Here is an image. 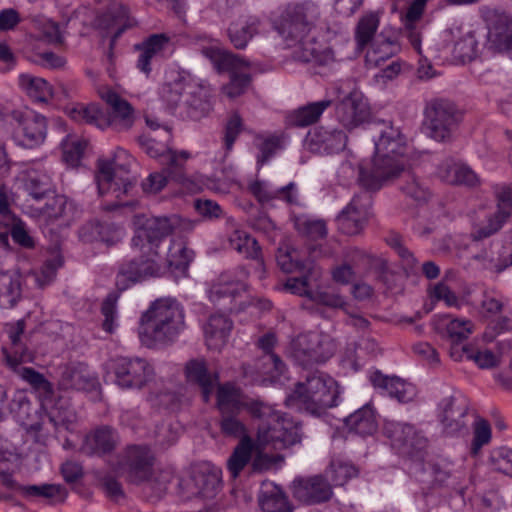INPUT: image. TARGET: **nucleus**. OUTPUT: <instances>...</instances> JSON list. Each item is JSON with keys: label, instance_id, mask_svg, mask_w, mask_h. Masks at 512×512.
I'll list each match as a JSON object with an SVG mask.
<instances>
[{"label": "nucleus", "instance_id": "f257e3e1", "mask_svg": "<svg viewBox=\"0 0 512 512\" xmlns=\"http://www.w3.org/2000/svg\"><path fill=\"white\" fill-rule=\"evenodd\" d=\"M373 124L379 137L375 141V156L371 167L359 169L358 180L362 187L393 171H401L406 165L412 163V149L400 128L385 120H378Z\"/></svg>", "mask_w": 512, "mask_h": 512}, {"label": "nucleus", "instance_id": "f03ea898", "mask_svg": "<svg viewBox=\"0 0 512 512\" xmlns=\"http://www.w3.org/2000/svg\"><path fill=\"white\" fill-rule=\"evenodd\" d=\"M184 318V310L176 300H156L141 317L138 331L141 343L147 348L172 345L185 329Z\"/></svg>", "mask_w": 512, "mask_h": 512}, {"label": "nucleus", "instance_id": "7ed1b4c3", "mask_svg": "<svg viewBox=\"0 0 512 512\" xmlns=\"http://www.w3.org/2000/svg\"><path fill=\"white\" fill-rule=\"evenodd\" d=\"M100 98L109 106L106 113L98 104H78L71 108L69 116L76 122L93 125L101 130L112 127L117 131L130 129L135 121L132 105L110 88L98 90Z\"/></svg>", "mask_w": 512, "mask_h": 512}, {"label": "nucleus", "instance_id": "20e7f679", "mask_svg": "<svg viewBox=\"0 0 512 512\" xmlns=\"http://www.w3.org/2000/svg\"><path fill=\"white\" fill-rule=\"evenodd\" d=\"M339 390L337 382L327 374L315 370L307 374L304 382H298L287 397L289 405L299 404L312 414L320 415L337 405Z\"/></svg>", "mask_w": 512, "mask_h": 512}, {"label": "nucleus", "instance_id": "39448f33", "mask_svg": "<svg viewBox=\"0 0 512 512\" xmlns=\"http://www.w3.org/2000/svg\"><path fill=\"white\" fill-rule=\"evenodd\" d=\"M423 115L426 134L438 142L449 141L463 119V113L457 105L441 97L426 101Z\"/></svg>", "mask_w": 512, "mask_h": 512}, {"label": "nucleus", "instance_id": "423d86ee", "mask_svg": "<svg viewBox=\"0 0 512 512\" xmlns=\"http://www.w3.org/2000/svg\"><path fill=\"white\" fill-rule=\"evenodd\" d=\"M181 223L177 215L170 217H147L145 215L135 216L136 226L131 245L138 248L140 252L148 255L159 256V247L163 240L172 234Z\"/></svg>", "mask_w": 512, "mask_h": 512}, {"label": "nucleus", "instance_id": "0eeeda50", "mask_svg": "<svg viewBox=\"0 0 512 512\" xmlns=\"http://www.w3.org/2000/svg\"><path fill=\"white\" fill-rule=\"evenodd\" d=\"M383 434L390 441L391 448L401 457L412 462L411 466L422 463L427 453L428 439L414 425L386 421Z\"/></svg>", "mask_w": 512, "mask_h": 512}, {"label": "nucleus", "instance_id": "6e6552de", "mask_svg": "<svg viewBox=\"0 0 512 512\" xmlns=\"http://www.w3.org/2000/svg\"><path fill=\"white\" fill-rule=\"evenodd\" d=\"M319 17V8L312 2L291 4L282 13L276 29L286 45H294L315 31Z\"/></svg>", "mask_w": 512, "mask_h": 512}, {"label": "nucleus", "instance_id": "1a4fd4ad", "mask_svg": "<svg viewBox=\"0 0 512 512\" xmlns=\"http://www.w3.org/2000/svg\"><path fill=\"white\" fill-rule=\"evenodd\" d=\"M336 350L334 340L325 333L308 332L298 335L289 346V356L298 365L307 368L330 359Z\"/></svg>", "mask_w": 512, "mask_h": 512}, {"label": "nucleus", "instance_id": "9d476101", "mask_svg": "<svg viewBox=\"0 0 512 512\" xmlns=\"http://www.w3.org/2000/svg\"><path fill=\"white\" fill-rule=\"evenodd\" d=\"M95 180L100 196L111 195L114 202L103 206L105 211H113L125 204L121 202L132 188L128 171L119 166L114 160L99 159Z\"/></svg>", "mask_w": 512, "mask_h": 512}, {"label": "nucleus", "instance_id": "9b49d317", "mask_svg": "<svg viewBox=\"0 0 512 512\" xmlns=\"http://www.w3.org/2000/svg\"><path fill=\"white\" fill-rule=\"evenodd\" d=\"M300 439L298 427L276 414L259 426L255 443L261 449L281 451L300 442Z\"/></svg>", "mask_w": 512, "mask_h": 512}, {"label": "nucleus", "instance_id": "f8f14e48", "mask_svg": "<svg viewBox=\"0 0 512 512\" xmlns=\"http://www.w3.org/2000/svg\"><path fill=\"white\" fill-rule=\"evenodd\" d=\"M396 183L398 189L408 198L421 204L425 203L431 193L426 183L413 171L412 163L406 165L401 171H393L387 176L367 183L365 190L377 191L384 185Z\"/></svg>", "mask_w": 512, "mask_h": 512}, {"label": "nucleus", "instance_id": "ddd939ff", "mask_svg": "<svg viewBox=\"0 0 512 512\" xmlns=\"http://www.w3.org/2000/svg\"><path fill=\"white\" fill-rule=\"evenodd\" d=\"M25 328L24 319L7 323L4 326L8 342L2 346V353L5 365L12 371H18L23 363L33 362L34 360V352L26 343Z\"/></svg>", "mask_w": 512, "mask_h": 512}, {"label": "nucleus", "instance_id": "4468645a", "mask_svg": "<svg viewBox=\"0 0 512 512\" xmlns=\"http://www.w3.org/2000/svg\"><path fill=\"white\" fill-rule=\"evenodd\" d=\"M113 372L115 383L123 389H141L154 376L152 366L143 358H117Z\"/></svg>", "mask_w": 512, "mask_h": 512}, {"label": "nucleus", "instance_id": "2eb2a0df", "mask_svg": "<svg viewBox=\"0 0 512 512\" xmlns=\"http://www.w3.org/2000/svg\"><path fill=\"white\" fill-rule=\"evenodd\" d=\"M235 276L236 279L230 272L222 273L209 289V299L227 310H232L233 302L247 290L245 284L249 276L247 267H237Z\"/></svg>", "mask_w": 512, "mask_h": 512}, {"label": "nucleus", "instance_id": "dca6fc26", "mask_svg": "<svg viewBox=\"0 0 512 512\" xmlns=\"http://www.w3.org/2000/svg\"><path fill=\"white\" fill-rule=\"evenodd\" d=\"M439 419L447 435H465L469 431L465 420L470 410L469 399L462 394H455L442 399L439 404Z\"/></svg>", "mask_w": 512, "mask_h": 512}, {"label": "nucleus", "instance_id": "f3484780", "mask_svg": "<svg viewBox=\"0 0 512 512\" xmlns=\"http://www.w3.org/2000/svg\"><path fill=\"white\" fill-rule=\"evenodd\" d=\"M10 116L16 126L15 134L21 146L33 148L44 142L47 132L44 116L31 110H14Z\"/></svg>", "mask_w": 512, "mask_h": 512}, {"label": "nucleus", "instance_id": "a211bd4d", "mask_svg": "<svg viewBox=\"0 0 512 512\" xmlns=\"http://www.w3.org/2000/svg\"><path fill=\"white\" fill-rule=\"evenodd\" d=\"M144 151L153 158H159L165 171L173 179V181L185 184L188 177L185 173V163L189 158V154L185 151L177 153L170 149L166 144L158 143L154 138L148 137L140 140Z\"/></svg>", "mask_w": 512, "mask_h": 512}, {"label": "nucleus", "instance_id": "6ab92c4d", "mask_svg": "<svg viewBox=\"0 0 512 512\" xmlns=\"http://www.w3.org/2000/svg\"><path fill=\"white\" fill-rule=\"evenodd\" d=\"M367 191L355 195L337 216L338 228L344 234L356 235L366 225L372 205V197Z\"/></svg>", "mask_w": 512, "mask_h": 512}, {"label": "nucleus", "instance_id": "aec40b11", "mask_svg": "<svg viewBox=\"0 0 512 512\" xmlns=\"http://www.w3.org/2000/svg\"><path fill=\"white\" fill-rule=\"evenodd\" d=\"M159 256L144 254L138 259L123 263L116 277V285L120 290L127 289L131 284L142 281L147 277L161 275V265L158 262Z\"/></svg>", "mask_w": 512, "mask_h": 512}, {"label": "nucleus", "instance_id": "412c9836", "mask_svg": "<svg viewBox=\"0 0 512 512\" xmlns=\"http://www.w3.org/2000/svg\"><path fill=\"white\" fill-rule=\"evenodd\" d=\"M498 210L489 215L487 225H475L471 232L473 241H480L490 237L501 229L505 221L512 215V184L497 186L495 188Z\"/></svg>", "mask_w": 512, "mask_h": 512}, {"label": "nucleus", "instance_id": "4be33fe9", "mask_svg": "<svg viewBox=\"0 0 512 512\" xmlns=\"http://www.w3.org/2000/svg\"><path fill=\"white\" fill-rule=\"evenodd\" d=\"M154 456L146 446H129L122 460V469L129 482L142 484L153 475Z\"/></svg>", "mask_w": 512, "mask_h": 512}, {"label": "nucleus", "instance_id": "5701e85b", "mask_svg": "<svg viewBox=\"0 0 512 512\" xmlns=\"http://www.w3.org/2000/svg\"><path fill=\"white\" fill-rule=\"evenodd\" d=\"M292 493L296 500L307 505L326 503L333 497L332 484L322 475L296 478Z\"/></svg>", "mask_w": 512, "mask_h": 512}, {"label": "nucleus", "instance_id": "b1692460", "mask_svg": "<svg viewBox=\"0 0 512 512\" xmlns=\"http://www.w3.org/2000/svg\"><path fill=\"white\" fill-rule=\"evenodd\" d=\"M410 473L415 479L430 489L452 487L457 489L459 476L456 475L446 462L417 463L411 466Z\"/></svg>", "mask_w": 512, "mask_h": 512}, {"label": "nucleus", "instance_id": "393cba45", "mask_svg": "<svg viewBox=\"0 0 512 512\" xmlns=\"http://www.w3.org/2000/svg\"><path fill=\"white\" fill-rule=\"evenodd\" d=\"M219 486V472L206 465L194 468L190 477L183 482L187 499H212L216 496Z\"/></svg>", "mask_w": 512, "mask_h": 512}, {"label": "nucleus", "instance_id": "a878e982", "mask_svg": "<svg viewBox=\"0 0 512 512\" xmlns=\"http://www.w3.org/2000/svg\"><path fill=\"white\" fill-rule=\"evenodd\" d=\"M95 25L102 30L114 31L110 41V51H112L116 40L127 28L135 25V20L129 17L126 6L112 2L96 17ZM108 56L111 59L112 52H109Z\"/></svg>", "mask_w": 512, "mask_h": 512}, {"label": "nucleus", "instance_id": "bb28decb", "mask_svg": "<svg viewBox=\"0 0 512 512\" xmlns=\"http://www.w3.org/2000/svg\"><path fill=\"white\" fill-rule=\"evenodd\" d=\"M287 46L294 48V57L302 62L328 65L335 60L333 50L318 42L314 32L300 41H295L294 45Z\"/></svg>", "mask_w": 512, "mask_h": 512}, {"label": "nucleus", "instance_id": "cd10ccee", "mask_svg": "<svg viewBox=\"0 0 512 512\" xmlns=\"http://www.w3.org/2000/svg\"><path fill=\"white\" fill-rule=\"evenodd\" d=\"M212 110L209 87L192 81L180 114L192 120H200Z\"/></svg>", "mask_w": 512, "mask_h": 512}, {"label": "nucleus", "instance_id": "c85d7f7f", "mask_svg": "<svg viewBox=\"0 0 512 512\" xmlns=\"http://www.w3.org/2000/svg\"><path fill=\"white\" fill-rule=\"evenodd\" d=\"M370 379L375 388L387 392L400 403L413 401L418 393L414 384L397 376L384 375L380 371L374 372Z\"/></svg>", "mask_w": 512, "mask_h": 512}, {"label": "nucleus", "instance_id": "c756f323", "mask_svg": "<svg viewBox=\"0 0 512 512\" xmlns=\"http://www.w3.org/2000/svg\"><path fill=\"white\" fill-rule=\"evenodd\" d=\"M230 247L247 259L255 261V270L259 279L265 277V265L262 250L257 240L244 230L235 229L228 237Z\"/></svg>", "mask_w": 512, "mask_h": 512}, {"label": "nucleus", "instance_id": "7c9ffc66", "mask_svg": "<svg viewBox=\"0 0 512 512\" xmlns=\"http://www.w3.org/2000/svg\"><path fill=\"white\" fill-rule=\"evenodd\" d=\"M119 442L116 430L110 426H99L86 435L81 451L89 456L111 453Z\"/></svg>", "mask_w": 512, "mask_h": 512}, {"label": "nucleus", "instance_id": "2f4dec72", "mask_svg": "<svg viewBox=\"0 0 512 512\" xmlns=\"http://www.w3.org/2000/svg\"><path fill=\"white\" fill-rule=\"evenodd\" d=\"M347 135L342 130H328L323 127L309 132L307 144L312 152L337 153L346 147Z\"/></svg>", "mask_w": 512, "mask_h": 512}, {"label": "nucleus", "instance_id": "473e14b6", "mask_svg": "<svg viewBox=\"0 0 512 512\" xmlns=\"http://www.w3.org/2000/svg\"><path fill=\"white\" fill-rule=\"evenodd\" d=\"M336 114L343 126L352 129L368 119L369 108L361 97L350 95L338 104Z\"/></svg>", "mask_w": 512, "mask_h": 512}, {"label": "nucleus", "instance_id": "72a5a7b5", "mask_svg": "<svg viewBox=\"0 0 512 512\" xmlns=\"http://www.w3.org/2000/svg\"><path fill=\"white\" fill-rule=\"evenodd\" d=\"M232 328L233 322L226 315H211L203 327L208 349L220 351L227 344Z\"/></svg>", "mask_w": 512, "mask_h": 512}, {"label": "nucleus", "instance_id": "f704fd0d", "mask_svg": "<svg viewBox=\"0 0 512 512\" xmlns=\"http://www.w3.org/2000/svg\"><path fill=\"white\" fill-rule=\"evenodd\" d=\"M261 21L255 16H242L232 21L227 29V36L234 48L245 49L249 41L259 33Z\"/></svg>", "mask_w": 512, "mask_h": 512}, {"label": "nucleus", "instance_id": "c9c22d12", "mask_svg": "<svg viewBox=\"0 0 512 512\" xmlns=\"http://www.w3.org/2000/svg\"><path fill=\"white\" fill-rule=\"evenodd\" d=\"M168 43L169 37L165 34H152L141 43L134 45V49L139 52L136 67L149 76L153 58L163 52Z\"/></svg>", "mask_w": 512, "mask_h": 512}, {"label": "nucleus", "instance_id": "e433bc0d", "mask_svg": "<svg viewBox=\"0 0 512 512\" xmlns=\"http://www.w3.org/2000/svg\"><path fill=\"white\" fill-rule=\"evenodd\" d=\"M250 192L261 203H270L275 199H281L290 205L298 204L297 187L294 182H290L279 189H272L262 181H255L249 186Z\"/></svg>", "mask_w": 512, "mask_h": 512}, {"label": "nucleus", "instance_id": "4c0bfd02", "mask_svg": "<svg viewBox=\"0 0 512 512\" xmlns=\"http://www.w3.org/2000/svg\"><path fill=\"white\" fill-rule=\"evenodd\" d=\"M185 372L187 379L200 387L204 402H208L218 385V376L209 372L206 362L199 359L190 360L186 364Z\"/></svg>", "mask_w": 512, "mask_h": 512}, {"label": "nucleus", "instance_id": "58836bf2", "mask_svg": "<svg viewBox=\"0 0 512 512\" xmlns=\"http://www.w3.org/2000/svg\"><path fill=\"white\" fill-rule=\"evenodd\" d=\"M192 80L179 76L165 82L159 89V97L169 110L182 109Z\"/></svg>", "mask_w": 512, "mask_h": 512}, {"label": "nucleus", "instance_id": "ea45409f", "mask_svg": "<svg viewBox=\"0 0 512 512\" xmlns=\"http://www.w3.org/2000/svg\"><path fill=\"white\" fill-rule=\"evenodd\" d=\"M331 103V100H322L299 107L287 115L286 123L297 128L312 125L320 119Z\"/></svg>", "mask_w": 512, "mask_h": 512}, {"label": "nucleus", "instance_id": "a19ab883", "mask_svg": "<svg viewBox=\"0 0 512 512\" xmlns=\"http://www.w3.org/2000/svg\"><path fill=\"white\" fill-rule=\"evenodd\" d=\"M22 298V276L18 273L0 272V306L13 308Z\"/></svg>", "mask_w": 512, "mask_h": 512}, {"label": "nucleus", "instance_id": "79ce46f5", "mask_svg": "<svg viewBox=\"0 0 512 512\" xmlns=\"http://www.w3.org/2000/svg\"><path fill=\"white\" fill-rule=\"evenodd\" d=\"M202 54L210 59L219 71H229L230 74L239 72L238 70L244 66H250V64L239 55L218 47H204Z\"/></svg>", "mask_w": 512, "mask_h": 512}, {"label": "nucleus", "instance_id": "37998d69", "mask_svg": "<svg viewBox=\"0 0 512 512\" xmlns=\"http://www.w3.org/2000/svg\"><path fill=\"white\" fill-rule=\"evenodd\" d=\"M299 274V277L289 278L284 284V289L293 294L310 298L313 287H316L322 278V270L317 265H310L307 271Z\"/></svg>", "mask_w": 512, "mask_h": 512}, {"label": "nucleus", "instance_id": "c03bdc74", "mask_svg": "<svg viewBox=\"0 0 512 512\" xmlns=\"http://www.w3.org/2000/svg\"><path fill=\"white\" fill-rule=\"evenodd\" d=\"M263 512H292L288 499L280 487L266 484L258 497Z\"/></svg>", "mask_w": 512, "mask_h": 512}, {"label": "nucleus", "instance_id": "a18cd8bd", "mask_svg": "<svg viewBox=\"0 0 512 512\" xmlns=\"http://www.w3.org/2000/svg\"><path fill=\"white\" fill-rule=\"evenodd\" d=\"M345 424L350 431L361 436L372 435L377 430L375 413L371 406L364 405L345 419Z\"/></svg>", "mask_w": 512, "mask_h": 512}, {"label": "nucleus", "instance_id": "49530a36", "mask_svg": "<svg viewBox=\"0 0 512 512\" xmlns=\"http://www.w3.org/2000/svg\"><path fill=\"white\" fill-rule=\"evenodd\" d=\"M95 382V378L86 373L82 365L66 366L61 373L59 387L63 390H89Z\"/></svg>", "mask_w": 512, "mask_h": 512}, {"label": "nucleus", "instance_id": "de8ad7c7", "mask_svg": "<svg viewBox=\"0 0 512 512\" xmlns=\"http://www.w3.org/2000/svg\"><path fill=\"white\" fill-rule=\"evenodd\" d=\"M9 409L16 420L27 430L38 432L42 429V424L33 419L36 410L26 396L20 394L14 397L9 404Z\"/></svg>", "mask_w": 512, "mask_h": 512}, {"label": "nucleus", "instance_id": "09e8293b", "mask_svg": "<svg viewBox=\"0 0 512 512\" xmlns=\"http://www.w3.org/2000/svg\"><path fill=\"white\" fill-rule=\"evenodd\" d=\"M380 24L377 12H368L360 17L355 27L354 39L358 50L363 51L372 43Z\"/></svg>", "mask_w": 512, "mask_h": 512}, {"label": "nucleus", "instance_id": "8fccbe9b", "mask_svg": "<svg viewBox=\"0 0 512 512\" xmlns=\"http://www.w3.org/2000/svg\"><path fill=\"white\" fill-rule=\"evenodd\" d=\"M254 448L255 442L251 437H244L235 446L227 461L228 471L233 478L238 477L245 466L251 461Z\"/></svg>", "mask_w": 512, "mask_h": 512}, {"label": "nucleus", "instance_id": "3c124183", "mask_svg": "<svg viewBox=\"0 0 512 512\" xmlns=\"http://www.w3.org/2000/svg\"><path fill=\"white\" fill-rule=\"evenodd\" d=\"M25 190L36 200L43 199L52 192L51 177L42 170L31 169L23 177Z\"/></svg>", "mask_w": 512, "mask_h": 512}, {"label": "nucleus", "instance_id": "603ef678", "mask_svg": "<svg viewBox=\"0 0 512 512\" xmlns=\"http://www.w3.org/2000/svg\"><path fill=\"white\" fill-rule=\"evenodd\" d=\"M439 326L445 330L451 342H462L466 340L472 334L474 328L472 321L453 317L450 314H445L440 317Z\"/></svg>", "mask_w": 512, "mask_h": 512}, {"label": "nucleus", "instance_id": "864d4df0", "mask_svg": "<svg viewBox=\"0 0 512 512\" xmlns=\"http://www.w3.org/2000/svg\"><path fill=\"white\" fill-rule=\"evenodd\" d=\"M193 257V250L189 249L184 241L172 240L166 258L167 266L172 271L184 274Z\"/></svg>", "mask_w": 512, "mask_h": 512}, {"label": "nucleus", "instance_id": "5fc2aeb1", "mask_svg": "<svg viewBox=\"0 0 512 512\" xmlns=\"http://www.w3.org/2000/svg\"><path fill=\"white\" fill-rule=\"evenodd\" d=\"M19 85L36 101L47 102L53 97L52 86L43 78L22 74L19 76Z\"/></svg>", "mask_w": 512, "mask_h": 512}, {"label": "nucleus", "instance_id": "6e6d98bb", "mask_svg": "<svg viewBox=\"0 0 512 512\" xmlns=\"http://www.w3.org/2000/svg\"><path fill=\"white\" fill-rule=\"evenodd\" d=\"M428 0H414L408 7L405 17L403 19L407 38L411 45L420 52V34L416 30L415 22L418 21L424 12Z\"/></svg>", "mask_w": 512, "mask_h": 512}, {"label": "nucleus", "instance_id": "4d7b16f0", "mask_svg": "<svg viewBox=\"0 0 512 512\" xmlns=\"http://www.w3.org/2000/svg\"><path fill=\"white\" fill-rule=\"evenodd\" d=\"M216 396L220 414L241 411L244 397L234 385L230 383L219 385Z\"/></svg>", "mask_w": 512, "mask_h": 512}, {"label": "nucleus", "instance_id": "13d9d810", "mask_svg": "<svg viewBox=\"0 0 512 512\" xmlns=\"http://www.w3.org/2000/svg\"><path fill=\"white\" fill-rule=\"evenodd\" d=\"M18 373L38 393L42 401H51L54 396L53 384L45 376L30 367H19Z\"/></svg>", "mask_w": 512, "mask_h": 512}, {"label": "nucleus", "instance_id": "bf43d9fd", "mask_svg": "<svg viewBox=\"0 0 512 512\" xmlns=\"http://www.w3.org/2000/svg\"><path fill=\"white\" fill-rule=\"evenodd\" d=\"M400 50V46L395 39L385 38L380 34L375 43L372 44L371 50L367 53L366 59L369 63L379 66L382 61L396 55Z\"/></svg>", "mask_w": 512, "mask_h": 512}, {"label": "nucleus", "instance_id": "052dcab7", "mask_svg": "<svg viewBox=\"0 0 512 512\" xmlns=\"http://www.w3.org/2000/svg\"><path fill=\"white\" fill-rule=\"evenodd\" d=\"M18 491L28 498H45L62 502L66 497V490L59 484L22 485Z\"/></svg>", "mask_w": 512, "mask_h": 512}, {"label": "nucleus", "instance_id": "680f3d73", "mask_svg": "<svg viewBox=\"0 0 512 512\" xmlns=\"http://www.w3.org/2000/svg\"><path fill=\"white\" fill-rule=\"evenodd\" d=\"M489 38L498 51L512 50V19L499 18L490 30Z\"/></svg>", "mask_w": 512, "mask_h": 512}, {"label": "nucleus", "instance_id": "e2e57ef3", "mask_svg": "<svg viewBox=\"0 0 512 512\" xmlns=\"http://www.w3.org/2000/svg\"><path fill=\"white\" fill-rule=\"evenodd\" d=\"M240 412L220 414L219 428L223 436L241 441L244 437H250L245 423L239 418Z\"/></svg>", "mask_w": 512, "mask_h": 512}, {"label": "nucleus", "instance_id": "0e129e2a", "mask_svg": "<svg viewBox=\"0 0 512 512\" xmlns=\"http://www.w3.org/2000/svg\"><path fill=\"white\" fill-rule=\"evenodd\" d=\"M358 469L350 462L341 459L332 460L326 470V477L332 486H343L348 480L357 476Z\"/></svg>", "mask_w": 512, "mask_h": 512}, {"label": "nucleus", "instance_id": "69168bd1", "mask_svg": "<svg viewBox=\"0 0 512 512\" xmlns=\"http://www.w3.org/2000/svg\"><path fill=\"white\" fill-rule=\"evenodd\" d=\"M104 230H113L117 234L119 229L114 223H102L94 220L82 225L78 231V235L85 243L94 241L109 242L110 238L104 234Z\"/></svg>", "mask_w": 512, "mask_h": 512}, {"label": "nucleus", "instance_id": "338daca9", "mask_svg": "<svg viewBox=\"0 0 512 512\" xmlns=\"http://www.w3.org/2000/svg\"><path fill=\"white\" fill-rule=\"evenodd\" d=\"M257 372L268 378H276L285 371V364L275 353H264L255 362Z\"/></svg>", "mask_w": 512, "mask_h": 512}, {"label": "nucleus", "instance_id": "774afa93", "mask_svg": "<svg viewBox=\"0 0 512 512\" xmlns=\"http://www.w3.org/2000/svg\"><path fill=\"white\" fill-rule=\"evenodd\" d=\"M11 192L5 186H0V246H8V230L6 226L12 223L13 213L10 210Z\"/></svg>", "mask_w": 512, "mask_h": 512}]
</instances>
